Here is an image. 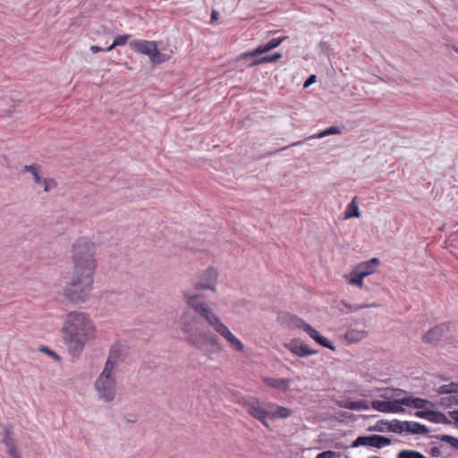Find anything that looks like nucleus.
<instances>
[{
    "mask_svg": "<svg viewBox=\"0 0 458 458\" xmlns=\"http://www.w3.org/2000/svg\"><path fill=\"white\" fill-rule=\"evenodd\" d=\"M428 421L438 424H451V420L442 412L430 410Z\"/></svg>",
    "mask_w": 458,
    "mask_h": 458,
    "instance_id": "b1692460",
    "label": "nucleus"
},
{
    "mask_svg": "<svg viewBox=\"0 0 458 458\" xmlns=\"http://www.w3.org/2000/svg\"><path fill=\"white\" fill-rule=\"evenodd\" d=\"M210 327L222 337H224L231 347L237 352H243L244 345L231 331L230 329L220 320L218 318Z\"/></svg>",
    "mask_w": 458,
    "mask_h": 458,
    "instance_id": "f8f14e48",
    "label": "nucleus"
},
{
    "mask_svg": "<svg viewBox=\"0 0 458 458\" xmlns=\"http://www.w3.org/2000/svg\"><path fill=\"white\" fill-rule=\"evenodd\" d=\"M316 81L315 75H310L304 82V88H308L310 85H311Z\"/></svg>",
    "mask_w": 458,
    "mask_h": 458,
    "instance_id": "ea45409f",
    "label": "nucleus"
},
{
    "mask_svg": "<svg viewBox=\"0 0 458 458\" xmlns=\"http://www.w3.org/2000/svg\"><path fill=\"white\" fill-rule=\"evenodd\" d=\"M430 410H420L417 411L414 415L418 418L428 420Z\"/></svg>",
    "mask_w": 458,
    "mask_h": 458,
    "instance_id": "c9c22d12",
    "label": "nucleus"
},
{
    "mask_svg": "<svg viewBox=\"0 0 458 458\" xmlns=\"http://www.w3.org/2000/svg\"><path fill=\"white\" fill-rule=\"evenodd\" d=\"M429 454L434 457H439L442 454L440 448L437 446L431 447Z\"/></svg>",
    "mask_w": 458,
    "mask_h": 458,
    "instance_id": "58836bf2",
    "label": "nucleus"
},
{
    "mask_svg": "<svg viewBox=\"0 0 458 458\" xmlns=\"http://www.w3.org/2000/svg\"><path fill=\"white\" fill-rule=\"evenodd\" d=\"M448 414L454 420V426L458 428V410L449 411Z\"/></svg>",
    "mask_w": 458,
    "mask_h": 458,
    "instance_id": "4c0bfd02",
    "label": "nucleus"
},
{
    "mask_svg": "<svg viewBox=\"0 0 458 458\" xmlns=\"http://www.w3.org/2000/svg\"><path fill=\"white\" fill-rule=\"evenodd\" d=\"M402 403L403 405L415 409H423L428 404L433 406V403L427 399L412 396L402 397Z\"/></svg>",
    "mask_w": 458,
    "mask_h": 458,
    "instance_id": "6ab92c4d",
    "label": "nucleus"
},
{
    "mask_svg": "<svg viewBox=\"0 0 458 458\" xmlns=\"http://www.w3.org/2000/svg\"><path fill=\"white\" fill-rule=\"evenodd\" d=\"M282 57V55L280 53H274L272 55H267L265 56H262L260 58L255 59L250 64V67L267 64V63H274L277 60H279Z\"/></svg>",
    "mask_w": 458,
    "mask_h": 458,
    "instance_id": "5701e85b",
    "label": "nucleus"
},
{
    "mask_svg": "<svg viewBox=\"0 0 458 458\" xmlns=\"http://www.w3.org/2000/svg\"><path fill=\"white\" fill-rule=\"evenodd\" d=\"M456 51H457V53H458V48H457V50H456Z\"/></svg>",
    "mask_w": 458,
    "mask_h": 458,
    "instance_id": "49530a36",
    "label": "nucleus"
},
{
    "mask_svg": "<svg viewBox=\"0 0 458 458\" xmlns=\"http://www.w3.org/2000/svg\"><path fill=\"white\" fill-rule=\"evenodd\" d=\"M115 47H113V44L111 46H109L108 47L106 48H104V51L105 52H110L112 51Z\"/></svg>",
    "mask_w": 458,
    "mask_h": 458,
    "instance_id": "a18cd8bd",
    "label": "nucleus"
},
{
    "mask_svg": "<svg viewBox=\"0 0 458 458\" xmlns=\"http://www.w3.org/2000/svg\"><path fill=\"white\" fill-rule=\"evenodd\" d=\"M284 39H285V37L272 38L269 41H267L266 44L259 46L257 48H255L252 51H249V52L241 54L240 56L238 57V59H247L250 57L258 56L259 55L267 53V52L279 47Z\"/></svg>",
    "mask_w": 458,
    "mask_h": 458,
    "instance_id": "2eb2a0df",
    "label": "nucleus"
},
{
    "mask_svg": "<svg viewBox=\"0 0 458 458\" xmlns=\"http://www.w3.org/2000/svg\"><path fill=\"white\" fill-rule=\"evenodd\" d=\"M98 247L95 242L78 239L72 245V274L63 288L64 298L72 303L85 302L93 290L98 268Z\"/></svg>",
    "mask_w": 458,
    "mask_h": 458,
    "instance_id": "f257e3e1",
    "label": "nucleus"
},
{
    "mask_svg": "<svg viewBox=\"0 0 458 458\" xmlns=\"http://www.w3.org/2000/svg\"><path fill=\"white\" fill-rule=\"evenodd\" d=\"M282 318H284L290 327L294 328H301L305 333H307L316 343L320 344L321 346L334 349V347L331 345L330 342L321 335L318 330L313 328L310 325L307 324L304 320L301 318L292 315V314H284Z\"/></svg>",
    "mask_w": 458,
    "mask_h": 458,
    "instance_id": "1a4fd4ad",
    "label": "nucleus"
},
{
    "mask_svg": "<svg viewBox=\"0 0 458 458\" xmlns=\"http://www.w3.org/2000/svg\"><path fill=\"white\" fill-rule=\"evenodd\" d=\"M263 382L266 386H267L271 388H274V389H276V390H279L282 392H286L290 388V386L292 384V379L284 378V377L276 378V377H266L263 378Z\"/></svg>",
    "mask_w": 458,
    "mask_h": 458,
    "instance_id": "f3484780",
    "label": "nucleus"
},
{
    "mask_svg": "<svg viewBox=\"0 0 458 458\" xmlns=\"http://www.w3.org/2000/svg\"><path fill=\"white\" fill-rule=\"evenodd\" d=\"M218 17H219V13L216 11H213L211 13V17H210L211 22L217 21Z\"/></svg>",
    "mask_w": 458,
    "mask_h": 458,
    "instance_id": "79ce46f5",
    "label": "nucleus"
},
{
    "mask_svg": "<svg viewBox=\"0 0 458 458\" xmlns=\"http://www.w3.org/2000/svg\"><path fill=\"white\" fill-rule=\"evenodd\" d=\"M243 406L247 412L255 420H259L264 427L269 428L268 420L278 419L285 420L290 418L293 411L276 403H263L256 397L246 400Z\"/></svg>",
    "mask_w": 458,
    "mask_h": 458,
    "instance_id": "39448f33",
    "label": "nucleus"
},
{
    "mask_svg": "<svg viewBox=\"0 0 458 458\" xmlns=\"http://www.w3.org/2000/svg\"><path fill=\"white\" fill-rule=\"evenodd\" d=\"M90 51L92 53L96 54V53L104 51V48H102V47H100L98 46L93 45V46L90 47Z\"/></svg>",
    "mask_w": 458,
    "mask_h": 458,
    "instance_id": "a19ab883",
    "label": "nucleus"
},
{
    "mask_svg": "<svg viewBox=\"0 0 458 458\" xmlns=\"http://www.w3.org/2000/svg\"><path fill=\"white\" fill-rule=\"evenodd\" d=\"M337 456L339 454L334 451H324L319 453L315 458H336Z\"/></svg>",
    "mask_w": 458,
    "mask_h": 458,
    "instance_id": "f704fd0d",
    "label": "nucleus"
},
{
    "mask_svg": "<svg viewBox=\"0 0 458 458\" xmlns=\"http://www.w3.org/2000/svg\"><path fill=\"white\" fill-rule=\"evenodd\" d=\"M284 347L298 357H306L317 353V351L310 349L307 344L299 339H293L284 344Z\"/></svg>",
    "mask_w": 458,
    "mask_h": 458,
    "instance_id": "dca6fc26",
    "label": "nucleus"
},
{
    "mask_svg": "<svg viewBox=\"0 0 458 458\" xmlns=\"http://www.w3.org/2000/svg\"><path fill=\"white\" fill-rule=\"evenodd\" d=\"M398 458H427L421 453L414 450H403L398 454Z\"/></svg>",
    "mask_w": 458,
    "mask_h": 458,
    "instance_id": "7c9ffc66",
    "label": "nucleus"
},
{
    "mask_svg": "<svg viewBox=\"0 0 458 458\" xmlns=\"http://www.w3.org/2000/svg\"><path fill=\"white\" fill-rule=\"evenodd\" d=\"M183 296L188 306L205 318L209 326L218 318L211 308L200 299L199 295L194 293L191 290L184 291Z\"/></svg>",
    "mask_w": 458,
    "mask_h": 458,
    "instance_id": "0eeeda50",
    "label": "nucleus"
},
{
    "mask_svg": "<svg viewBox=\"0 0 458 458\" xmlns=\"http://www.w3.org/2000/svg\"><path fill=\"white\" fill-rule=\"evenodd\" d=\"M219 276V271L215 267H208L205 269L194 283L196 290H210L216 292V284Z\"/></svg>",
    "mask_w": 458,
    "mask_h": 458,
    "instance_id": "9d476101",
    "label": "nucleus"
},
{
    "mask_svg": "<svg viewBox=\"0 0 458 458\" xmlns=\"http://www.w3.org/2000/svg\"><path fill=\"white\" fill-rule=\"evenodd\" d=\"M40 166L37 165H25L23 171L30 173L35 184L42 185L44 191L48 192L57 186L56 182L52 178H41L39 174Z\"/></svg>",
    "mask_w": 458,
    "mask_h": 458,
    "instance_id": "4468645a",
    "label": "nucleus"
},
{
    "mask_svg": "<svg viewBox=\"0 0 458 458\" xmlns=\"http://www.w3.org/2000/svg\"><path fill=\"white\" fill-rule=\"evenodd\" d=\"M61 332L71 356L78 358L88 342L98 335L96 325L90 316L83 311H71L66 314Z\"/></svg>",
    "mask_w": 458,
    "mask_h": 458,
    "instance_id": "f03ea898",
    "label": "nucleus"
},
{
    "mask_svg": "<svg viewBox=\"0 0 458 458\" xmlns=\"http://www.w3.org/2000/svg\"><path fill=\"white\" fill-rule=\"evenodd\" d=\"M360 216V210H359V205L357 201V197H354L352 202L347 206V208L345 210V219L351 218V217H359Z\"/></svg>",
    "mask_w": 458,
    "mask_h": 458,
    "instance_id": "393cba45",
    "label": "nucleus"
},
{
    "mask_svg": "<svg viewBox=\"0 0 458 458\" xmlns=\"http://www.w3.org/2000/svg\"><path fill=\"white\" fill-rule=\"evenodd\" d=\"M132 50L148 55L152 64H159L165 63L167 58L157 49V44L155 41L148 40H134L130 43Z\"/></svg>",
    "mask_w": 458,
    "mask_h": 458,
    "instance_id": "6e6552de",
    "label": "nucleus"
},
{
    "mask_svg": "<svg viewBox=\"0 0 458 458\" xmlns=\"http://www.w3.org/2000/svg\"><path fill=\"white\" fill-rule=\"evenodd\" d=\"M178 324L186 341L199 350L208 346H218L217 338L200 327L199 318L190 310H183L178 318Z\"/></svg>",
    "mask_w": 458,
    "mask_h": 458,
    "instance_id": "7ed1b4c3",
    "label": "nucleus"
},
{
    "mask_svg": "<svg viewBox=\"0 0 458 458\" xmlns=\"http://www.w3.org/2000/svg\"><path fill=\"white\" fill-rule=\"evenodd\" d=\"M366 327L364 320L349 323L348 329L345 332V342L354 344L366 338L368 335Z\"/></svg>",
    "mask_w": 458,
    "mask_h": 458,
    "instance_id": "ddd939ff",
    "label": "nucleus"
},
{
    "mask_svg": "<svg viewBox=\"0 0 458 458\" xmlns=\"http://www.w3.org/2000/svg\"><path fill=\"white\" fill-rule=\"evenodd\" d=\"M380 265L381 261L377 258L361 261L352 268L345 279L350 285L369 292L371 288L366 284V279L377 272Z\"/></svg>",
    "mask_w": 458,
    "mask_h": 458,
    "instance_id": "423d86ee",
    "label": "nucleus"
},
{
    "mask_svg": "<svg viewBox=\"0 0 458 458\" xmlns=\"http://www.w3.org/2000/svg\"><path fill=\"white\" fill-rule=\"evenodd\" d=\"M41 350L44 351L45 352H47V353L53 355V356L55 355V353L54 352L49 351L48 348H47V347H43Z\"/></svg>",
    "mask_w": 458,
    "mask_h": 458,
    "instance_id": "c03bdc74",
    "label": "nucleus"
},
{
    "mask_svg": "<svg viewBox=\"0 0 458 458\" xmlns=\"http://www.w3.org/2000/svg\"><path fill=\"white\" fill-rule=\"evenodd\" d=\"M394 396L397 399L394 401H379L375 400L371 402V408L376 411L386 413H403L405 409L403 407L402 398H399L401 394L404 393L403 390H395Z\"/></svg>",
    "mask_w": 458,
    "mask_h": 458,
    "instance_id": "9b49d317",
    "label": "nucleus"
},
{
    "mask_svg": "<svg viewBox=\"0 0 458 458\" xmlns=\"http://www.w3.org/2000/svg\"><path fill=\"white\" fill-rule=\"evenodd\" d=\"M369 405L366 401H346L345 400V409L349 410H356V411H366L369 409Z\"/></svg>",
    "mask_w": 458,
    "mask_h": 458,
    "instance_id": "cd10ccee",
    "label": "nucleus"
},
{
    "mask_svg": "<svg viewBox=\"0 0 458 458\" xmlns=\"http://www.w3.org/2000/svg\"><path fill=\"white\" fill-rule=\"evenodd\" d=\"M340 133H341L340 127H338V126H332V127L323 131L322 132H320L318 134H315V135H312V136L309 137L307 140H310V139H318V138H322V137H325V136H328V135H332V134H340Z\"/></svg>",
    "mask_w": 458,
    "mask_h": 458,
    "instance_id": "c756f323",
    "label": "nucleus"
},
{
    "mask_svg": "<svg viewBox=\"0 0 458 458\" xmlns=\"http://www.w3.org/2000/svg\"><path fill=\"white\" fill-rule=\"evenodd\" d=\"M302 143H303V141H302V140H299V141H296V142L292 143L291 145H289V146H287V147H284V148H281V150H284V149L288 148L289 147H293V146L301 145V144H302Z\"/></svg>",
    "mask_w": 458,
    "mask_h": 458,
    "instance_id": "37998d69",
    "label": "nucleus"
},
{
    "mask_svg": "<svg viewBox=\"0 0 458 458\" xmlns=\"http://www.w3.org/2000/svg\"><path fill=\"white\" fill-rule=\"evenodd\" d=\"M437 438L443 442L450 444L454 448H458V438L449 436V435H441L437 437Z\"/></svg>",
    "mask_w": 458,
    "mask_h": 458,
    "instance_id": "2f4dec72",
    "label": "nucleus"
},
{
    "mask_svg": "<svg viewBox=\"0 0 458 458\" xmlns=\"http://www.w3.org/2000/svg\"><path fill=\"white\" fill-rule=\"evenodd\" d=\"M369 436H360L358 437L351 445L352 447H358L360 445H367L369 446Z\"/></svg>",
    "mask_w": 458,
    "mask_h": 458,
    "instance_id": "473e14b6",
    "label": "nucleus"
},
{
    "mask_svg": "<svg viewBox=\"0 0 458 458\" xmlns=\"http://www.w3.org/2000/svg\"><path fill=\"white\" fill-rule=\"evenodd\" d=\"M4 444L6 446L7 452L12 458H21L20 453L17 449L14 440L10 437L9 432L5 431V436L3 439Z\"/></svg>",
    "mask_w": 458,
    "mask_h": 458,
    "instance_id": "aec40b11",
    "label": "nucleus"
},
{
    "mask_svg": "<svg viewBox=\"0 0 458 458\" xmlns=\"http://www.w3.org/2000/svg\"><path fill=\"white\" fill-rule=\"evenodd\" d=\"M405 431L411 434L426 435L429 432V428L420 422L409 421L407 423V427L405 428Z\"/></svg>",
    "mask_w": 458,
    "mask_h": 458,
    "instance_id": "4be33fe9",
    "label": "nucleus"
},
{
    "mask_svg": "<svg viewBox=\"0 0 458 458\" xmlns=\"http://www.w3.org/2000/svg\"><path fill=\"white\" fill-rule=\"evenodd\" d=\"M378 305L376 304V303H371V304H362V305H360V306H355L354 308H352V305H347L345 303V308H348L350 310H358V309H363V308H369V307H377Z\"/></svg>",
    "mask_w": 458,
    "mask_h": 458,
    "instance_id": "e433bc0d",
    "label": "nucleus"
},
{
    "mask_svg": "<svg viewBox=\"0 0 458 458\" xmlns=\"http://www.w3.org/2000/svg\"><path fill=\"white\" fill-rule=\"evenodd\" d=\"M438 403L440 406L444 408L458 406V394H454V395L441 397L439 399Z\"/></svg>",
    "mask_w": 458,
    "mask_h": 458,
    "instance_id": "bb28decb",
    "label": "nucleus"
},
{
    "mask_svg": "<svg viewBox=\"0 0 458 458\" xmlns=\"http://www.w3.org/2000/svg\"><path fill=\"white\" fill-rule=\"evenodd\" d=\"M409 421H400L398 420H394L388 424V430L394 433H402L405 431V428L407 427V423Z\"/></svg>",
    "mask_w": 458,
    "mask_h": 458,
    "instance_id": "c85d7f7f",
    "label": "nucleus"
},
{
    "mask_svg": "<svg viewBox=\"0 0 458 458\" xmlns=\"http://www.w3.org/2000/svg\"><path fill=\"white\" fill-rule=\"evenodd\" d=\"M438 394H458V383L451 382L446 385H442L436 389Z\"/></svg>",
    "mask_w": 458,
    "mask_h": 458,
    "instance_id": "a878e982",
    "label": "nucleus"
},
{
    "mask_svg": "<svg viewBox=\"0 0 458 458\" xmlns=\"http://www.w3.org/2000/svg\"><path fill=\"white\" fill-rule=\"evenodd\" d=\"M130 35H119L117 36L114 42H113V47H119V46H123L127 43L128 39L130 38Z\"/></svg>",
    "mask_w": 458,
    "mask_h": 458,
    "instance_id": "72a5a7b5",
    "label": "nucleus"
},
{
    "mask_svg": "<svg viewBox=\"0 0 458 458\" xmlns=\"http://www.w3.org/2000/svg\"><path fill=\"white\" fill-rule=\"evenodd\" d=\"M117 355L112 349L100 374L94 383L98 399L103 403H113L118 392V379L115 368L117 366Z\"/></svg>",
    "mask_w": 458,
    "mask_h": 458,
    "instance_id": "20e7f679",
    "label": "nucleus"
},
{
    "mask_svg": "<svg viewBox=\"0 0 458 458\" xmlns=\"http://www.w3.org/2000/svg\"><path fill=\"white\" fill-rule=\"evenodd\" d=\"M457 450H458V447H457Z\"/></svg>",
    "mask_w": 458,
    "mask_h": 458,
    "instance_id": "de8ad7c7",
    "label": "nucleus"
},
{
    "mask_svg": "<svg viewBox=\"0 0 458 458\" xmlns=\"http://www.w3.org/2000/svg\"><path fill=\"white\" fill-rule=\"evenodd\" d=\"M369 446L371 447L382 448L384 446L391 445V439L381 435H371L369 436Z\"/></svg>",
    "mask_w": 458,
    "mask_h": 458,
    "instance_id": "412c9836",
    "label": "nucleus"
},
{
    "mask_svg": "<svg viewBox=\"0 0 458 458\" xmlns=\"http://www.w3.org/2000/svg\"><path fill=\"white\" fill-rule=\"evenodd\" d=\"M446 329L445 325L436 326L435 327L429 329L423 336V341L425 343L435 344L437 343L443 337Z\"/></svg>",
    "mask_w": 458,
    "mask_h": 458,
    "instance_id": "a211bd4d",
    "label": "nucleus"
}]
</instances>
